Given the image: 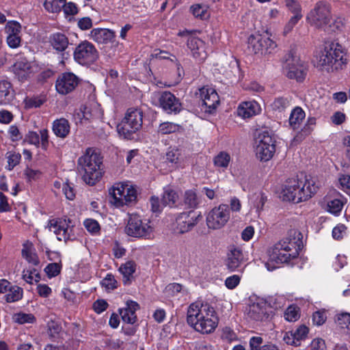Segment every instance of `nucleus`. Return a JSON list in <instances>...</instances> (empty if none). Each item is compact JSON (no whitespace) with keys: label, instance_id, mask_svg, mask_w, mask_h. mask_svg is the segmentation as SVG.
<instances>
[{"label":"nucleus","instance_id":"f257e3e1","mask_svg":"<svg viewBox=\"0 0 350 350\" xmlns=\"http://www.w3.org/2000/svg\"><path fill=\"white\" fill-rule=\"evenodd\" d=\"M219 321L215 308L208 303L196 301L191 303L187 308V324L200 334H209L214 332Z\"/></svg>","mask_w":350,"mask_h":350},{"label":"nucleus","instance_id":"f03ea898","mask_svg":"<svg viewBox=\"0 0 350 350\" xmlns=\"http://www.w3.org/2000/svg\"><path fill=\"white\" fill-rule=\"evenodd\" d=\"M302 234L297 230H291L288 236L270 247L267 251L269 261L286 263L295 259L303 246Z\"/></svg>","mask_w":350,"mask_h":350},{"label":"nucleus","instance_id":"7ed1b4c3","mask_svg":"<svg viewBox=\"0 0 350 350\" xmlns=\"http://www.w3.org/2000/svg\"><path fill=\"white\" fill-rule=\"evenodd\" d=\"M314 62L318 69L327 72L342 69L347 64L345 49L338 42H327L317 51Z\"/></svg>","mask_w":350,"mask_h":350},{"label":"nucleus","instance_id":"20e7f679","mask_svg":"<svg viewBox=\"0 0 350 350\" xmlns=\"http://www.w3.org/2000/svg\"><path fill=\"white\" fill-rule=\"evenodd\" d=\"M78 170L83 181L90 185H95L103 174V161L100 154L92 148H88L79 158Z\"/></svg>","mask_w":350,"mask_h":350},{"label":"nucleus","instance_id":"39448f33","mask_svg":"<svg viewBox=\"0 0 350 350\" xmlns=\"http://www.w3.org/2000/svg\"><path fill=\"white\" fill-rule=\"evenodd\" d=\"M110 202L116 208L128 206L137 200V190L126 182L116 183L109 189Z\"/></svg>","mask_w":350,"mask_h":350},{"label":"nucleus","instance_id":"423d86ee","mask_svg":"<svg viewBox=\"0 0 350 350\" xmlns=\"http://www.w3.org/2000/svg\"><path fill=\"white\" fill-rule=\"evenodd\" d=\"M143 122V113L137 107L129 108L124 118L117 126V131L124 138H129L132 134L139 131Z\"/></svg>","mask_w":350,"mask_h":350},{"label":"nucleus","instance_id":"0eeeda50","mask_svg":"<svg viewBox=\"0 0 350 350\" xmlns=\"http://www.w3.org/2000/svg\"><path fill=\"white\" fill-rule=\"evenodd\" d=\"M332 19V8L329 3L319 1L306 16L307 22L318 29H323Z\"/></svg>","mask_w":350,"mask_h":350},{"label":"nucleus","instance_id":"6e6552de","mask_svg":"<svg viewBox=\"0 0 350 350\" xmlns=\"http://www.w3.org/2000/svg\"><path fill=\"white\" fill-rule=\"evenodd\" d=\"M153 230L149 220L142 219L139 215L132 214L129 216L125 232L130 237L148 239L152 234Z\"/></svg>","mask_w":350,"mask_h":350},{"label":"nucleus","instance_id":"1a4fd4ad","mask_svg":"<svg viewBox=\"0 0 350 350\" xmlns=\"http://www.w3.org/2000/svg\"><path fill=\"white\" fill-rule=\"evenodd\" d=\"M74 224L68 218H56L49 220L46 228L57 236L59 241L66 242L75 239Z\"/></svg>","mask_w":350,"mask_h":350},{"label":"nucleus","instance_id":"9d476101","mask_svg":"<svg viewBox=\"0 0 350 350\" xmlns=\"http://www.w3.org/2000/svg\"><path fill=\"white\" fill-rule=\"evenodd\" d=\"M73 57L78 64L83 66H90L97 61L99 57V53L92 42L84 40L76 46Z\"/></svg>","mask_w":350,"mask_h":350},{"label":"nucleus","instance_id":"9b49d317","mask_svg":"<svg viewBox=\"0 0 350 350\" xmlns=\"http://www.w3.org/2000/svg\"><path fill=\"white\" fill-rule=\"evenodd\" d=\"M284 69L289 79L302 81L306 75V66L304 62L295 53L291 51L285 56Z\"/></svg>","mask_w":350,"mask_h":350},{"label":"nucleus","instance_id":"f8f14e48","mask_svg":"<svg viewBox=\"0 0 350 350\" xmlns=\"http://www.w3.org/2000/svg\"><path fill=\"white\" fill-rule=\"evenodd\" d=\"M256 154L261 161H268L275 152V140L267 132L263 131L258 135L256 141Z\"/></svg>","mask_w":350,"mask_h":350},{"label":"nucleus","instance_id":"ddd939ff","mask_svg":"<svg viewBox=\"0 0 350 350\" xmlns=\"http://www.w3.org/2000/svg\"><path fill=\"white\" fill-rule=\"evenodd\" d=\"M248 49L252 53L265 56L274 53L277 44L268 37L252 35L248 38Z\"/></svg>","mask_w":350,"mask_h":350},{"label":"nucleus","instance_id":"4468645a","mask_svg":"<svg viewBox=\"0 0 350 350\" xmlns=\"http://www.w3.org/2000/svg\"><path fill=\"white\" fill-rule=\"evenodd\" d=\"M230 218L228 206L220 204L213 208L206 217V223L209 228L219 229L223 227Z\"/></svg>","mask_w":350,"mask_h":350},{"label":"nucleus","instance_id":"2eb2a0df","mask_svg":"<svg viewBox=\"0 0 350 350\" xmlns=\"http://www.w3.org/2000/svg\"><path fill=\"white\" fill-rule=\"evenodd\" d=\"M200 217V213L194 211L182 213L176 218L175 230L180 234L187 232L197 224Z\"/></svg>","mask_w":350,"mask_h":350},{"label":"nucleus","instance_id":"dca6fc26","mask_svg":"<svg viewBox=\"0 0 350 350\" xmlns=\"http://www.w3.org/2000/svg\"><path fill=\"white\" fill-rule=\"evenodd\" d=\"M245 260L246 258L241 247L234 245L228 247L226 265L228 270L230 271H239Z\"/></svg>","mask_w":350,"mask_h":350},{"label":"nucleus","instance_id":"f3484780","mask_svg":"<svg viewBox=\"0 0 350 350\" xmlns=\"http://www.w3.org/2000/svg\"><path fill=\"white\" fill-rule=\"evenodd\" d=\"M159 107L167 113H178L182 110V105L170 92H163L158 97Z\"/></svg>","mask_w":350,"mask_h":350},{"label":"nucleus","instance_id":"a211bd4d","mask_svg":"<svg viewBox=\"0 0 350 350\" xmlns=\"http://www.w3.org/2000/svg\"><path fill=\"white\" fill-rule=\"evenodd\" d=\"M79 83L78 77L72 72H65L59 76L56 80L57 92L62 95L72 92Z\"/></svg>","mask_w":350,"mask_h":350},{"label":"nucleus","instance_id":"6ab92c4d","mask_svg":"<svg viewBox=\"0 0 350 350\" xmlns=\"http://www.w3.org/2000/svg\"><path fill=\"white\" fill-rule=\"evenodd\" d=\"M202 106L205 112L213 113L219 103V96L212 88H202L200 90Z\"/></svg>","mask_w":350,"mask_h":350},{"label":"nucleus","instance_id":"aec40b11","mask_svg":"<svg viewBox=\"0 0 350 350\" xmlns=\"http://www.w3.org/2000/svg\"><path fill=\"white\" fill-rule=\"evenodd\" d=\"M299 201H306L312 198L318 191L319 185L314 178L305 176L304 179L299 178Z\"/></svg>","mask_w":350,"mask_h":350},{"label":"nucleus","instance_id":"412c9836","mask_svg":"<svg viewBox=\"0 0 350 350\" xmlns=\"http://www.w3.org/2000/svg\"><path fill=\"white\" fill-rule=\"evenodd\" d=\"M268 306L263 299H257L251 304L247 310L249 319L256 321H262L269 317Z\"/></svg>","mask_w":350,"mask_h":350},{"label":"nucleus","instance_id":"4be33fe9","mask_svg":"<svg viewBox=\"0 0 350 350\" xmlns=\"http://www.w3.org/2000/svg\"><path fill=\"white\" fill-rule=\"evenodd\" d=\"M7 33V43L11 48L16 49L20 46L21 42V25L15 21H8L5 27Z\"/></svg>","mask_w":350,"mask_h":350},{"label":"nucleus","instance_id":"5701e85b","mask_svg":"<svg viewBox=\"0 0 350 350\" xmlns=\"http://www.w3.org/2000/svg\"><path fill=\"white\" fill-rule=\"evenodd\" d=\"M299 178H291L286 181L283 185L281 192V198L283 200L292 201L295 203H299Z\"/></svg>","mask_w":350,"mask_h":350},{"label":"nucleus","instance_id":"b1692460","mask_svg":"<svg viewBox=\"0 0 350 350\" xmlns=\"http://www.w3.org/2000/svg\"><path fill=\"white\" fill-rule=\"evenodd\" d=\"M187 47L192 56L199 62H203L207 57L205 42L199 38L190 36L187 39Z\"/></svg>","mask_w":350,"mask_h":350},{"label":"nucleus","instance_id":"393cba45","mask_svg":"<svg viewBox=\"0 0 350 350\" xmlns=\"http://www.w3.org/2000/svg\"><path fill=\"white\" fill-rule=\"evenodd\" d=\"M90 37L98 44H107L113 41L116 33L109 29L94 28L90 31Z\"/></svg>","mask_w":350,"mask_h":350},{"label":"nucleus","instance_id":"a878e982","mask_svg":"<svg viewBox=\"0 0 350 350\" xmlns=\"http://www.w3.org/2000/svg\"><path fill=\"white\" fill-rule=\"evenodd\" d=\"M12 72L21 81L27 80L32 73V68L25 59H18L12 66Z\"/></svg>","mask_w":350,"mask_h":350},{"label":"nucleus","instance_id":"bb28decb","mask_svg":"<svg viewBox=\"0 0 350 350\" xmlns=\"http://www.w3.org/2000/svg\"><path fill=\"white\" fill-rule=\"evenodd\" d=\"M261 111L260 105L255 100L241 103L237 109V113L243 118H249L258 114Z\"/></svg>","mask_w":350,"mask_h":350},{"label":"nucleus","instance_id":"cd10ccee","mask_svg":"<svg viewBox=\"0 0 350 350\" xmlns=\"http://www.w3.org/2000/svg\"><path fill=\"white\" fill-rule=\"evenodd\" d=\"M139 308V306L136 301H127L126 306L120 310V314L122 321L126 323H135L137 319L135 312Z\"/></svg>","mask_w":350,"mask_h":350},{"label":"nucleus","instance_id":"c85d7f7f","mask_svg":"<svg viewBox=\"0 0 350 350\" xmlns=\"http://www.w3.org/2000/svg\"><path fill=\"white\" fill-rule=\"evenodd\" d=\"M14 98V90L7 80L0 81V105L10 104Z\"/></svg>","mask_w":350,"mask_h":350},{"label":"nucleus","instance_id":"c756f323","mask_svg":"<svg viewBox=\"0 0 350 350\" xmlns=\"http://www.w3.org/2000/svg\"><path fill=\"white\" fill-rule=\"evenodd\" d=\"M49 42L53 49L58 52L64 51L69 44L67 36L60 32L52 33L49 37Z\"/></svg>","mask_w":350,"mask_h":350},{"label":"nucleus","instance_id":"7c9ffc66","mask_svg":"<svg viewBox=\"0 0 350 350\" xmlns=\"http://www.w3.org/2000/svg\"><path fill=\"white\" fill-rule=\"evenodd\" d=\"M52 130L57 137L65 138L70 133V123L65 118L55 120L53 122Z\"/></svg>","mask_w":350,"mask_h":350},{"label":"nucleus","instance_id":"2f4dec72","mask_svg":"<svg viewBox=\"0 0 350 350\" xmlns=\"http://www.w3.org/2000/svg\"><path fill=\"white\" fill-rule=\"evenodd\" d=\"M81 111L83 115V118L85 120L98 118L102 116L99 105L96 103L84 106L81 109Z\"/></svg>","mask_w":350,"mask_h":350},{"label":"nucleus","instance_id":"473e14b6","mask_svg":"<svg viewBox=\"0 0 350 350\" xmlns=\"http://www.w3.org/2000/svg\"><path fill=\"white\" fill-rule=\"evenodd\" d=\"M305 112L304 111L299 107H295L291 113L289 117V124L293 129H296L299 128L300 124L305 118Z\"/></svg>","mask_w":350,"mask_h":350},{"label":"nucleus","instance_id":"72a5a7b5","mask_svg":"<svg viewBox=\"0 0 350 350\" xmlns=\"http://www.w3.org/2000/svg\"><path fill=\"white\" fill-rule=\"evenodd\" d=\"M119 271L123 275L124 284H130V278L135 271V264L133 261H128L120 267Z\"/></svg>","mask_w":350,"mask_h":350},{"label":"nucleus","instance_id":"f704fd0d","mask_svg":"<svg viewBox=\"0 0 350 350\" xmlns=\"http://www.w3.org/2000/svg\"><path fill=\"white\" fill-rule=\"evenodd\" d=\"M178 199V195L176 191L171 189L170 187H166L164 189L162 202L163 206H168L170 207L173 206Z\"/></svg>","mask_w":350,"mask_h":350},{"label":"nucleus","instance_id":"c9c22d12","mask_svg":"<svg viewBox=\"0 0 350 350\" xmlns=\"http://www.w3.org/2000/svg\"><path fill=\"white\" fill-rule=\"evenodd\" d=\"M21 253L23 257L25 258L28 262L32 264L33 265H39V258L37 254L33 252L31 245L28 244L23 245V248Z\"/></svg>","mask_w":350,"mask_h":350},{"label":"nucleus","instance_id":"e433bc0d","mask_svg":"<svg viewBox=\"0 0 350 350\" xmlns=\"http://www.w3.org/2000/svg\"><path fill=\"white\" fill-rule=\"evenodd\" d=\"M230 155L224 151L220 152L217 154L213 160L214 165L217 167L226 169L230 162Z\"/></svg>","mask_w":350,"mask_h":350},{"label":"nucleus","instance_id":"4c0bfd02","mask_svg":"<svg viewBox=\"0 0 350 350\" xmlns=\"http://www.w3.org/2000/svg\"><path fill=\"white\" fill-rule=\"evenodd\" d=\"M184 203L189 208H196L200 204V199L194 190H187L184 195Z\"/></svg>","mask_w":350,"mask_h":350},{"label":"nucleus","instance_id":"58836bf2","mask_svg":"<svg viewBox=\"0 0 350 350\" xmlns=\"http://www.w3.org/2000/svg\"><path fill=\"white\" fill-rule=\"evenodd\" d=\"M23 297V289L17 286L9 288V291L5 295L7 302L12 303L21 299Z\"/></svg>","mask_w":350,"mask_h":350},{"label":"nucleus","instance_id":"ea45409f","mask_svg":"<svg viewBox=\"0 0 350 350\" xmlns=\"http://www.w3.org/2000/svg\"><path fill=\"white\" fill-rule=\"evenodd\" d=\"M64 0H45L44 7L46 10L51 13H57L62 10Z\"/></svg>","mask_w":350,"mask_h":350},{"label":"nucleus","instance_id":"a19ab883","mask_svg":"<svg viewBox=\"0 0 350 350\" xmlns=\"http://www.w3.org/2000/svg\"><path fill=\"white\" fill-rule=\"evenodd\" d=\"M180 126L173 122H165L161 123L158 128V133L162 135H167L179 131Z\"/></svg>","mask_w":350,"mask_h":350},{"label":"nucleus","instance_id":"79ce46f5","mask_svg":"<svg viewBox=\"0 0 350 350\" xmlns=\"http://www.w3.org/2000/svg\"><path fill=\"white\" fill-rule=\"evenodd\" d=\"M344 202L339 198L328 200L327 202V211L333 214L340 213L343 207Z\"/></svg>","mask_w":350,"mask_h":350},{"label":"nucleus","instance_id":"37998d69","mask_svg":"<svg viewBox=\"0 0 350 350\" xmlns=\"http://www.w3.org/2000/svg\"><path fill=\"white\" fill-rule=\"evenodd\" d=\"M6 158L8 159V166L6 168L8 170H12L19 163L21 156L18 152L10 151L7 153Z\"/></svg>","mask_w":350,"mask_h":350},{"label":"nucleus","instance_id":"c03bdc74","mask_svg":"<svg viewBox=\"0 0 350 350\" xmlns=\"http://www.w3.org/2000/svg\"><path fill=\"white\" fill-rule=\"evenodd\" d=\"M290 105V100L287 98L279 97L276 98L271 105L274 111H283Z\"/></svg>","mask_w":350,"mask_h":350},{"label":"nucleus","instance_id":"a18cd8bd","mask_svg":"<svg viewBox=\"0 0 350 350\" xmlns=\"http://www.w3.org/2000/svg\"><path fill=\"white\" fill-rule=\"evenodd\" d=\"M14 321L19 324L31 323L35 321V317L32 314L17 313L14 315Z\"/></svg>","mask_w":350,"mask_h":350},{"label":"nucleus","instance_id":"49530a36","mask_svg":"<svg viewBox=\"0 0 350 350\" xmlns=\"http://www.w3.org/2000/svg\"><path fill=\"white\" fill-rule=\"evenodd\" d=\"M295 337V340L298 346L300 345L301 341L305 340L308 334V328L302 325L299 326L295 330H292Z\"/></svg>","mask_w":350,"mask_h":350},{"label":"nucleus","instance_id":"de8ad7c7","mask_svg":"<svg viewBox=\"0 0 350 350\" xmlns=\"http://www.w3.org/2000/svg\"><path fill=\"white\" fill-rule=\"evenodd\" d=\"M83 224L87 230L93 234H96L100 231V225L95 219H86L84 221Z\"/></svg>","mask_w":350,"mask_h":350},{"label":"nucleus","instance_id":"09e8293b","mask_svg":"<svg viewBox=\"0 0 350 350\" xmlns=\"http://www.w3.org/2000/svg\"><path fill=\"white\" fill-rule=\"evenodd\" d=\"M101 285L106 290L111 291L117 288V281L112 274H107L101 281Z\"/></svg>","mask_w":350,"mask_h":350},{"label":"nucleus","instance_id":"8fccbe9b","mask_svg":"<svg viewBox=\"0 0 350 350\" xmlns=\"http://www.w3.org/2000/svg\"><path fill=\"white\" fill-rule=\"evenodd\" d=\"M191 11L195 17L201 19L205 18L208 16L206 6L200 4L192 5L191 7Z\"/></svg>","mask_w":350,"mask_h":350},{"label":"nucleus","instance_id":"3c124183","mask_svg":"<svg viewBox=\"0 0 350 350\" xmlns=\"http://www.w3.org/2000/svg\"><path fill=\"white\" fill-rule=\"evenodd\" d=\"M284 317L288 321H296L299 318L297 308L293 306H289L285 310Z\"/></svg>","mask_w":350,"mask_h":350},{"label":"nucleus","instance_id":"603ef678","mask_svg":"<svg viewBox=\"0 0 350 350\" xmlns=\"http://www.w3.org/2000/svg\"><path fill=\"white\" fill-rule=\"evenodd\" d=\"M302 18V14H298L297 15H293L287 22L284 27V35H287L294 28V27L297 24L299 21Z\"/></svg>","mask_w":350,"mask_h":350},{"label":"nucleus","instance_id":"864d4df0","mask_svg":"<svg viewBox=\"0 0 350 350\" xmlns=\"http://www.w3.org/2000/svg\"><path fill=\"white\" fill-rule=\"evenodd\" d=\"M337 323L342 329L350 332V313H341L337 317Z\"/></svg>","mask_w":350,"mask_h":350},{"label":"nucleus","instance_id":"5fc2aeb1","mask_svg":"<svg viewBox=\"0 0 350 350\" xmlns=\"http://www.w3.org/2000/svg\"><path fill=\"white\" fill-rule=\"evenodd\" d=\"M23 278L29 284H32L33 280L35 282H38L40 277L39 273H36V269L30 270H24L23 271Z\"/></svg>","mask_w":350,"mask_h":350},{"label":"nucleus","instance_id":"6e6d98bb","mask_svg":"<svg viewBox=\"0 0 350 350\" xmlns=\"http://www.w3.org/2000/svg\"><path fill=\"white\" fill-rule=\"evenodd\" d=\"M46 275L49 278L57 275L61 271V265L59 263H50L44 269Z\"/></svg>","mask_w":350,"mask_h":350},{"label":"nucleus","instance_id":"4d7b16f0","mask_svg":"<svg viewBox=\"0 0 350 350\" xmlns=\"http://www.w3.org/2000/svg\"><path fill=\"white\" fill-rule=\"evenodd\" d=\"M285 5L294 15L302 14L301 5L297 1L285 0Z\"/></svg>","mask_w":350,"mask_h":350},{"label":"nucleus","instance_id":"13d9d810","mask_svg":"<svg viewBox=\"0 0 350 350\" xmlns=\"http://www.w3.org/2000/svg\"><path fill=\"white\" fill-rule=\"evenodd\" d=\"M62 10H63L66 16H73L78 12L77 5L72 2L66 3V0L64 1V6Z\"/></svg>","mask_w":350,"mask_h":350},{"label":"nucleus","instance_id":"bf43d9fd","mask_svg":"<svg viewBox=\"0 0 350 350\" xmlns=\"http://www.w3.org/2000/svg\"><path fill=\"white\" fill-rule=\"evenodd\" d=\"M180 153L177 149L169 150L166 153V160L173 164H177L179 161Z\"/></svg>","mask_w":350,"mask_h":350},{"label":"nucleus","instance_id":"052dcab7","mask_svg":"<svg viewBox=\"0 0 350 350\" xmlns=\"http://www.w3.org/2000/svg\"><path fill=\"white\" fill-rule=\"evenodd\" d=\"M241 277L239 275H233L226 279L225 285L228 289H233L239 285Z\"/></svg>","mask_w":350,"mask_h":350},{"label":"nucleus","instance_id":"680f3d73","mask_svg":"<svg viewBox=\"0 0 350 350\" xmlns=\"http://www.w3.org/2000/svg\"><path fill=\"white\" fill-rule=\"evenodd\" d=\"M347 228L344 224H339L334 228L332 230V237L334 239L339 240L343 238L346 234Z\"/></svg>","mask_w":350,"mask_h":350},{"label":"nucleus","instance_id":"e2e57ef3","mask_svg":"<svg viewBox=\"0 0 350 350\" xmlns=\"http://www.w3.org/2000/svg\"><path fill=\"white\" fill-rule=\"evenodd\" d=\"M327 319V316L325 311H317L312 315V322L317 325H323Z\"/></svg>","mask_w":350,"mask_h":350},{"label":"nucleus","instance_id":"0e129e2a","mask_svg":"<svg viewBox=\"0 0 350 350\" xmlns=\"http://www.w3.org/2000/svg\"><path fill=\"white\" fill-rule=\"evenodd\" d=\"M108 303L104 299H97L93 304V309L97 314H100L108 308Z\"/></svg>","mask_w":350,"mask_h":350},{"label":"nucleus","instance_id":"69168bd1","mask_svg":"<svg viewBox=\"0 0 350 350\" xmlns=\"http://www.w3.org/2000/svg\"><path fill=\"white\" fill-rule=\"evenodd\" d=\"M48 333L51 338H55L62 331V327L54 321L48 324Z\"/></svg>","mask_w":350,"mask_h":350},{"label":"nucleus","instance_id":"338daca9","mask_svg":"<svg viewBox=\"0 0 350 350\" xmlns=\"http://www.w3.org/2000/svg\"><path fill=\"white\" fill-rule=\"evenodd\" d=\"M25 140L37 147L40 145V135L35 131H29L25 137Z\"/></svg>","mask_w":350,"mask_h":350},{"label":"nucleus","instance_id":"774afa93","mask_svg":"<svg viewBox=\"0 0 350 350\" xmlns=\"http://www.w3.org/2000/svg\"><path fill=\"white\" fill-rule=\"evenodd\" d=\"M263 340L260 336H252L250 339V347L251 350H259L262 346Z\"/></svg>","mask_w":350,"mask_h":350}]
</instances>
